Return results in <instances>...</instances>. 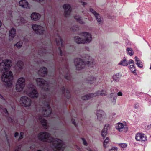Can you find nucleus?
<instances>
[{
  "mask_svg": "<svg viewBox=\"0 0 151 151\" xmlns=\"http://www.w3.org/2000/svg\"><path fill=\"white\" fill-rule=\"evenodd\" d=\"M38 138L41 141L51 143V147L55 151H63L65 147L62 140L57 138H53L47 132H41L38 134Z\"/></svg>",
  "mask_w": 151,
  "mask_h": 151,
  "instance_id": "obj_1",
  "label": "nucleus"
},
{
  "mask_svg": "<svg viewBox=\"0 0 151 151\" xmlns=\"http://www.w3.org/2000/svg\"><path fill=\"white\" fill-rule=\"evenodd\" d=\"M75 65L76 69L80 70L87 68L92 67L95 65V63L91 57L87 56L85 58H83V60L79 58L76 59Z\"/></svg>",
  "mask_w": 151,
  "mask_h": 151,
  "instance_id": "obj_2",
  "label": "nucleus"
},
{
  "mask_svg": "<svg viewBox=\"0 0 151 151\" xmlns=\"http://www.w3.org/2000/svg\"><path fill=\"white\" fill-rule=\"evenodd\" d=\"M80 35L82 38H83V40H78V39L81 40V38L78 36L75 37L74 39L75 42L78 44H84L89 42L92 40L91 35L88 32H82L81 33Z\"/></svg>",
  "mask_w": 151,
  "mask_h": 151,
  "instance_id": "obj_3",
  "label": "nucleus"
},
{
  "mask_svg": "<svg viewBox=\"0 0 151 151\" xmlns=\"http://www.w3.org/2000/svg\"><path fill=\"white\" fill-rule=\"evenodd\" d=\"M36 81L37 85L43 90L46 91H50V86L47 81L40 78H37Z\"/></svg>",
  "mask_w": 151,
  "mask_h": 151,
  "instance_id": "obj_4",
  "label": "nucleus"
},
{
  "mask_svg": "<svg viewBox=\"0 0 151 151\" xmlns=\"http://www.w3.org/2000/svg\"><path fill=\"white\" fill-rule=\"evenodd\" d=\"M32 27L35 33L39 35L44 33L47 30L46 26L44 24L40 25L32 24Z\"/></svg>",
  "mask_w": 151,
  "mask_h": 151,
  "instance_id": "obj_5",
  "label": "nucleus"
},
{
  "mask_svg": "<svg viewBox=\"0 0 151 151\" xmlns=\"http://www.w3.org/2000/svg\"><path fill=\"white\" fill-rule=\"evenodd\" d=\"M49 100H47L44 103V107L42 108V113L44 117L50 116L52 113V109L50 106Z\"/></svg>",
  "mask_w": 151,
  "mask_h": 151,
  "instance_id": "obj_6",
  "label": "nucleus"
},
{
  "mask_svg": "<svg viewBox=\"0 0 151 151\" xmlns=\"http://www.w3.org/2000/svg\"><path fill=\"white\" fill-rule=\"evenodd\" d=\"M107 94V93L106 91L102 90L101 91H98L94 93H91L87 94L83 96L82 99L83 100H86L90 99L91 97H95L96 96H100L106 95Z\"/></svg>",
  "mask_w": 151,
  "mask_h": 151,
  "instance_id": "obj_7",
  "label": "nucleus"
},
{
  "mask_svg": "<svg viewBox=\"0 0 151 151\" xmlns=\"http://www.w3.org/2000/svg\"><path fill=\"white\" fill-rule=\"evenodd\" d=\"M25 85V79L22 77L19 78L18 80L16 86V88L17 91H21Z\"/></svg>",
  "mask_w": 151,
  "mask_h": 151,
  "instance_id": "obj_8",
  "label": "nucleus"
},
{
  "mask_svg": "<svg viewBox=\"0 0 151 151\" xmlns=\"http://www.w3.org/2000/svg\"><path fill=\"white\" fill-rule=\"evenodd\" d=\"M3 81L6 83V85L8 87H11L14 82L13 76H1Z\"/></svg>",
  "mask_w": 151,
  "mask_h": 151,
  "instance_id": "obj_9",
  "label": "nucleus"
},
{
  "mask_svg": "<svg viewBox=\"0 0 151 151\" xmlns=\"http://www.w3.org/2000/svg\"><path fill=\"white\" fill-rule=\"evenodd\" d=\"M31 101L30 99L26 96L22 97L20 99V104L24 107L29 106L31 104Z\"/></svg>",
  "mask_w": 151,
  "mask_h": 151,
  "instance_id": "obj_10",
  "label": "nucleus"
},
{
  "mask_svg": "<svg viewBox=\"0 0 151 151\" xmlns=\"http://www.w3.org/2000/svg\"><path fill=\"white\" fill-rule=\"evenodd\" d=\"M12 65V63L11 60L7 59L3 60V62L1 64L3 69H4L9 71L11 72L9 70V68Z\"/></svg>",
  "mask_w": 151,
  "mask_h": 151,
  "instance_id": "obj_11",
  "label": "nucleus"
},
{
  "mask_svg": "<svg viewBox=\"0 0 151 151\" xmlns=\"http://www.w3.org/2000/svg\"><path fill=\"white\" fill-rule=\"evenodd\" d=\"M96 114L98 120L100 121H103L104 119L106 118V114L102 110H97L96 112Z\"/></svg>",
  "mask_w": 151,
  "mask_h": 151,
  "instance_id": "obj_12",
  "label": "nucleus"
},
{
  "mask_svg": "<svg viewBox=\"0 0 151 151\" xmlns=\"http://www.w3.org/2000/svg\"><path fill=\"white\" fill-rule=\"evenodd\" d=\"M135 139L137 141L145 142L147 140L146 135L142 133H137L135 135Z\"/></svg>",
  "mask_w": 151,
  "mask_h": 151,
  "instance_id": "obj_13",
  "label": "nucleus"
},
{
  "mask_svg": "<svg viewBox=\"0 0 151 151\" xmlns=\"http://www.w3.org/2000/svg\"><path fill=\"white\" fill-rule=\"evenodd\" d=\"M2 62V59L0 58V71L2 74V76H12L13 74L12 72L9 71L4 69H3L1 65Z\"/></svg>",
  "mask_w": 151,
  "mask_h": 151,
  "instance_id": "obj_14",
  "label": "nucleus"
},
{
  "mask_svg": "<svg viewBox=\"0 0 151 151\" xmlns=\"http://www.w3.org/2000/svg\"><path fill=\"white\" fill-rule=\"evenodd\" d=\"M116 128L119 132H126L127 130V126L121 123H117L116 125Z\"/></svg>",
  "mask_w": 151,
  "mask_h": 151,
  "instance_id": "obj_15",
  "label": "nucleus"
},
{
  "mask_svg": "<svg viewBox=\"0 0 151 151\" xmlns=\"http://www.w3.org/2000/svg\"><path fill=\"white\" fill-rule=\"evenodd\" d=\"M89 10L95 15L96 19L98 22L99 24H102L103 23V21L99 14L92 8H90Z\"/></svg>",
  "mask_w": 151,
  "mask_h": 151,
  "instance_id": "obj_16",
  "label": "nucleus"
},
{
  "mask_svg": "<svg viewBox=\"0 0 151 151\" xmlns=\"http://www.w3.org/2000/svg\"><path fill=\"white\" fill-rule=\"evenodd\" d=\"M16 31L15 29L12 28L9 31V40L11 41L13 40L16 35Z\"/></svg>",
  "mask_w": 151,
  "mask_h": 151,
  "instance_id": "obj_17",
  "label": "nucleus"
},
{
  "mask_svg": "<svg viewBox=\"0 0 151 151\" xmlns=\"http://www.w3.org/2000/svg\"><path fill=\"white\" fill-rule=\"evenodd\" d=\"M30 17L32 20L37 21L40 19L41 15L39 13L34 12L32 13L31 14Z\"/></svg>",
  "mask_w": 151,
  "mask_h": 151,
  "instance_id": "obj_18",
  "label": "nucleus"
},
{
  "mask_svg": "<svg viewBox=\"0 0 151 151\" xmlns=\"http://www.w3.org/2000/svg\"><path fill=\"white\" fill-rule=\"evenodd\" d=\"M63 8L65 15H66L69 14L71 11L70 6L68 4H65L63 6Z\"/></svg>",
  "mask_w": 151,
  "mask_h": 151,
  "instance_id": "obj_19",
  "label": "nucleus"
},
{
  "mask_svg": "<svg viewBox=\"0 0 151 151\" xmlns=\"http://www.w3.org/2000/svg\"><path fill=\"white\" fill-rule=\"evenodd\" d=\"M19 5L22 8H27L29 7V4L26 0H21L19 2Z\"/></svg>",
  "mask_w": 151,
  "mask_h": 151,
  "instance_id": "obj_20",
  "label": "nucleus"
},
{
  "mask_svg": "<svg viewBox=\"0 0 151 151\" xmlns=\"http://www.w3.org/2000/svg\"><path fill=\"white\" fill-rule=\"evenodd\" d=\"M110 127L108 124H106L104 126V128L101 132V135L103 137L105 138L107 133V130Z\"/></svg>",
  "mask_w": 151,
  "mask_h": 151,
  "instance_id": "obj_21",
  "label": "nucleus"
},
{
  "mask_svg": "<svg viewBox=\"0 0 151 151\" xmlns=\"http://www.w3.org/2000/svg\"><path fill=\"white\" fill-rule=\"evenodd\" d=\"M62 93L64 96L67 99H69L70 97L69 90L67 88H65L64 87L63 88Z\"/></svg>",
  "mask_w": 151,
  "mask_h": 151,
  "instance_id": "obj_22",
  "label": "nucleus"
},
{
  "mask_svg": "<svg viewBox=\"0 0 151 151\" xmlns=\"http://www.w3.org/2000/svg\"><path fill=\"white\" fill-rule=\"evenodd\" d=\"M28 96L31 98H37L38 97V93L35 89L33 90L28 94Z\"/></svg>",
  "mask_w": 151,
  "mask_h": 151,
  "instance_id": "obj_23",
  "label": "nucleus"
},
{
  "mask_svg": "<svg viewBox=\"0 0 151 151\" xmlns=\"http://www.w3.org/2000/svg\"><path fill=\"white\" fill-rule=\"evenodd\" d=\"M39 119L42 125L45 127V128L47 127V121L44 118L40 116L39 117Z\"/></svg>",
  "mask_w": 151,
  "mask_h": 151,
  "instance_id": "obj_24",
  "label": "nucleus"
},
{
  "mask_svg": "<svg viewBox=\"0 0 151 151\" xmlns=\"http://www.w3.org/2000/svg\"><path fill=\"white\" fill-rule=\"evenodd\" d=\"M47 68L44 67L40 68L38 70V73L39 74H46L47 73Z\"/></svg>",
  "mask_w": 151,
  "mask_h": 151,
  "instance_id": "obj_25",
  "label": "nucleus"
},
{
  "mask_svg": "<svg viewBox=\"0 0 151 151\" xmlns=\"http://www.w3.org/2000/svg\"><path fill=\"white\" fill-rule=\"evenodd\" d=\"M129 68L131 71L134 73V75H137V73L135 72L136 69L134 67V64L130 65L129 66Z\"/></svg>",
  "mask_w": 151,
  "mask_h": 151,
  "instance_id": "obj_26",
  "label": "nucleus"
},
{
  "mask_svg": "<svg viewBox=\"0 0 151 151\" xmlns=\"http://www.w3.org/2000/svg\"><path fill=\"white\" fill-rule=\"evenodd\" d=\"M109 138L107 137L104 140L103 142V145L104 147L106 148L109 145Z\"/></svg>",
  "mask_w": 151,
  "mask_h": 151,
  "instance_id": "obj_27",
  "label": "nucleus"
},
{
  "mask_svg": "<svg viewBox=\"0 0 151 151\" xmlns=\"http://www.w3.org/2000/svg\"><path fill=\"white\" fill-rule=\"evenodd\" d=\"M119 64L124 66H127L128 65V63L126 60L124 59L120 61Z\"/></svg>",
  "mask_w": 151,
  "mask_h": 151,
  "instance_id": "obj_28",
  "label": "nucleus"
},
{
  "mask_svg": "<svg viewBox=\"0 0 151 151\" xmlns=\"http://www.w3.org/2000/svg\"><path fill=\"white\" fill-rule=\"evenodd\" d=\"M111 96H114L113 98L112 103L113 105H114L116 103V98H117L116 93H112L111 94Z\"/></svg>",
  "mask_w": 151,
  "mask_h": 151,
  "instance_id": "obj_29",
  "label": "nucleus"
},
{
  "mask_svg": "<svg viewBox=\"0 0 151 151\" xmlns=\"http://www.w3.org/2000/svg\"><path fill=\"white\" fill-rule=\"evenodd\" d=\"M127 52L128 54L130 56L132 55L134 53V52L132 49L130 48H128L127 49Z\"/></svg>",
  "mask_w": 151,
  "mask_h": 151,
  "instance_id": "obj_30",
  "label": "nucleus"
},
{
  "mask_svg": "<svg viewBox=\"0 0 151 151\" xmlns=\"http://www.w3.org/2000/svg\"><path fill=\"white\" fill-rule=\"evenodd\" d=\"M1 111L6 116L8 115V112L7 111V109L5 108H1Z\"/></svg>",
  "mask_w": 151,
  "mask_h": 151,
  "instance_id": "obj_31",
  "label": "nucleus"
},
{
  "mask_svg": "<svg viewBox=\"0 0 151 151\" xmlns=\"http://www.w3.org/2000/svg\"><path fill=\"white\" fill-rule=\"evenodd\" d=\"M56 42L58 44L61 43V40L60 36H58L56 37Z\"/></svg>",
  "mask_w": 151,
  "mask_h": 151,
  "instance_id": "obj_32",
  "label": "nucleus"
},
{
  "mask_svg": "<svg viewBox=\"0 0 151 151\" xmlns=\"http://www.w3.org/2000/svg\"><path fill=\"white\" fill-rule=\"evenodd\" d=\"M22 45V43L21 41H19L17 42L16 44L14 45V46H16L17 48L21 47Z\"/></svg>",
  "mask_w": 151,
  "mask_h": 151,
  "instance_id": "obj_33",
  "label": "nucleus"
},
{
  "mask_svg": "<svg viewBox=\"0 0 151 151\" xmlns=\"http://www.w3.org/2000/svg\"><path fill=\"white\" fill-rule=\"evenodd\" d=\"M118 145L121 147L123 148H125L127 146V145L126 143H119Z\"/></svg>",
  "mask_w": 151,
  "mask_h": 151,
  "instance_id": "obj_34",
  "label": "nucleus"
},
{
  "mask_svg": "<svg viewBox=\"0 0 151 151\" xmlns=\"http://www.w3.org/2000/svg\"><path fill=\"white\" fill-rule=\"evenodd\" d=\"M75 19L77 20L79 23H83V22L81 21V18L78 16H76L75 17Z\"/></svg>",
  "mask_w": 151,
  "mask_h": 151,
  "instance_id": "obj_35",
  "label": "nucleus"
},
{
  "mask_svg": "<svg viewBox=\"0 0 151 151\" xmlns=\"http://www.w3.org/2000/svg\"><path fill=\"white\" fill-rule=\"evenodd\" d=\"M136 64L139 67L142 68L143 67V65L141 61L140 62H137L136 63Z\"/></svg>",
  "mask_w": 151,
  "mask_h": 151,
  "instance_id": "obj_36",
  "label": "nucleus"
},
{
  "mask_svg": "<svg viewBox=\"0 0 151 151\" xmlns=\"http://www.w3.org/2000/svg\"><path fill=\"white\" fill-rule=\"evenodd\" d=\"M113 79L114 81L117 82L119 81V78L117 76H113Z\"/></svg>",
  "mask_w": 151,
  "mask_h": 151,
  "instance_id": "obj_37",
  "label": "nucleus"
},
{
  "mask_svg": "<svg viewBox=\"0 0 151 151\" xmlns=\"http://www.w3.org/2000/svg\"><path fill=\"white\" fill-rule=\"evenodd\" d=\"M24 134L23 132H21L20 134V137L19 138V140H20L23 138Z\"/></svg>",
  "mask_w": 151,
  "mask_h": 151,
  "instance_id": "obj_38",
  "label": "nucleus"
},
{
  "mask_svg": "<svg viewBox=\"0 0 151 151\" xmlns=\"http://www.w3.org/2000/svg\"><path fill=\"white\" fill-rule=\"evenodd\" d=\"M117 148L116 147H113L111 149L109 150V151H117Z\"/></svg>",
  "mask_w": 151,
  "mask_h": 151,
  "instance_id": "obj_39",
  "label": "nucleus"
},
{
  "mask_svg": "<svg viewBox=\"0 0 151 151\" xmlns=\"http://www.w3.org/2000/svg\"><path fill=\"white\" fill-rule=\"evenodd\" d=\"M21 148V146L20 145L18 146L15 149V150L14 151H19V150H20Z\"/></svg>",
  "mask_w": 151,
  "mask_h": 151,
  "instance_id": "obj_40",
  "label": "nucleus"
},
{
  "mask_svg": "<svg viewBox=\"0 0 151 151\" xmlns=\"http://www.w3.org/2000/svg\"><path fill=\"white\" fill-rule=\"evenodd\" d=\"M139 106V104L137 103H136L134 104V107L135 109H137L138 108Z\"/></svg>",
  "mask_w": 151,
  "mask_h": 151,
  "instance_id": "obj_41",
  "label": "nucleus"
},
{
  "mask_svg": "<svg viewBox=\"0 0 151 151\" xmlns=\"http://www.w3.org/2000/svg\"><path fill=\"white\" fill-rule=\"evenodd\" d=\"M82 139L83 141L84 145L86 146L87 145V142L85 140V139L84 138H82Z\"/></svg>",
  "mask_w": 151,
  "mask_h": 151,
  "instance_id": "obj_42",
  "label": "nucleus"
},
{
  "mask_svg": "<svg viewBox=\"0 0 151 151\" xmlns=\"http://www.w3.org/2000/svg\"><path fill=\"white\" fill-rule=\"evenodd\" d=\"M133 64L132 65L134 64V63L133 60H129V63H128V64Z\"/></svg>",
  "mask_w": 151,
  "mask_h": 151,
  "instance_id": "obj_43",
  "label": "nucleus"
},
{
  "mask_svg": "<svg viewBox=\"0 0 151 151\" xmlns=\"http://www.w3.org/2000/svg\"><path fill=\"white\" fill-rule=\"evenodd\" d=\"M72 123L74 124L76 127L77 126L76 124V122L74 119H72L71 120Z\"/></svg>",
  "mask_w": 151,
  "mask_h": 151,
  "instance_id": "obj_44",
  "label": "nucleus"
},
{
  "mask_svg": "<svg viewBox=\"0 0 151 151\" xmlns=\"http://www.w3.org/2000/svg\"><path fill=\"white\" fill-rule=\"evenodd\" d=\"M135 61L137 62H140V60L137 57L135 56Z\"/></svg>",
  "mask_w": 151,
  "mask_h": 151,
  "instance_id": "obj_45",
  "label": "nucleus"
},
{
  "mask_svg": "<svg viewBox=\"0 0 151 151\" xmlns=\"http://www.w3.org/2000/svg\"><path fill=\"white\" fill-rule=\"evenodd\" d=\"M20 65L21 67L23 65V63L21 61H19L17 63V65Z\"/></svg>",
  "mask_w": 151,
  "mask_h": 151,
  "instance_id": "obj_46",
  "label": "nucleus"
},
{
  "mask_svg": "<svg viewBox=\"0 0 151 151\" xmlns=\"http://www.w3.org/2000/svg\"><path fill=\"white\" fill-rule=\"evenodd\" d=\"M117 95L119 96H121L122 95V93L121 92H119L117 93Z\"/></svg>",
  "mask_w": 151,
  "mask_h": 151,
  "instance_id": "obj_47",
  "label": "nucleus"
},
{
  "mask_svg": "<svg viewBox=\"0 0 151 151\" xmlns=\"http://www.w3.org/2000/svg\"><path fill=\"white\" fill-rule=\"evenodd\" d=\"M19 134L18 132H16L14 134V137H17V136L19 135Z\"/></svg>",
  "mask_w": 151,
  "mask_h": 151,
  "instance_id": "obj_48",
  "label": "nucleus"
},
{
  "mask_svg": "<svg viewBox=\"0 0 151 151\" xmlns=\"http://www.w3.org/2000/svg\"><path fill=\"white\" fill-rule=\"evenodd\" d=\"M56 117H58V118L59 119V120H61L60 118L56 114V115L55 116H53L52 117V118H56Z\"/></svg>",
  "mask_w": 151,
  "mask_h": 151,
  "instance_id": "obj_49",
  "label": "nucleus"
},
{
  "mask_svg": "<svg viewBox=\"0 0 151 151\" xmlns=\"http://www.w3.org/2000/svg\"><path fill=\"white\" fill-rule=\"evenodd\" d=\"M87 150L89 151H95L93 150H91V149L89 147H88L87 148Z\"/></svg>",
  "mask_w": 151,
  "mask_h": 151,
  "instance_id": "obj_50",
  "label": "nucleus"
},
{
  "mask_svg": "<svg viewBox=\"0 0 151 151\" xmlns=\"http://www.w3.org/2000/svg\"><path fill=\"white\" fill-rule=\"evenodd\" d=\"M82 5L84 6H85V5H86L87 4V3L85 2H82Z\"/></svg>",
  "mask_w": 151,
  "mask_h": 151,
  "instance_id": "obj_51",
  "label": "nucleus"
},
{
  "mask_svg": "<svg viewBox=\"0 0 151 151\" xmlns=\"http://www.w3.org/2000/svg\"><path fill=\"white\" fill-rule=\"evenodd\" d=\"M6 140H7V142L8 143V144H9V139L7 136V135H6Z\"/></svg>",
  "mask_w": 151,
  "mask_h": 151,
  "instance_id": "obj_52",
  "label": "nucleus"
},
{
  "mask_svg": "<svg viewBox=\"0 0 151 151\" xmlns=\"http://www.w3.org/2000/svg\"><path fill=\"white\" fill-rule=\"evenodd\" d=\"M0 98L4 100V98L3 97L1 94H0Z\"/></svg>",
  "mask_w": 151,
  "mask_h": 151,
  "instance_id": "obj_53",
  "label": "nucleus"
},
{
  "mask_svg": "<svg viewBox=\"0 0 151 151\" xmlns=\"http://www.w3.org/2000/svg\"><path fill=\"white\" fill-rule=\"evenodd\" d=\"M65 76V78L66 79H68V77H70V76Z\"/></svg>",
  "mask_w": 151,
  "mask_h": 151,
  "instance_id": "obj_54",
  "label": "nucleus"
},
{
  "mask_svg": "<svg viewBox=\"0 0 151 151\" xmlns=\"http://www.w3.org/2000/svg\"><path fill=\"white\" fill-rule=\"evenodd\" d=\"M2 25V22H1V20L0 19V27H1Z\"/></svg>",
  "mask_w": 151,
  "mask_h": 151,
  "instance_id": "obj_55",
  "label": "nucleus"
},
{
  "mask_svg": "<svg viewBox=\"0 0 151 151\" xmlns=\"http://www.w3.org/2000/svg\"><path fill=\"white\" fill-rule=\"evenodd\" d=\"M35 146L34 145V146H33L32 147V146H31L30 147V148H35Z\"/></svg>",
  "mask_w": 151,
  "mask_h": 151,
  "instance_id": "obj_56",
  "label": "nucleus"
},
{
  "mask_svg": "<svg viewBox=\"0 0 151 151\" xmlns=\"http://www.w3.org/2000/svg\"><path fill=\"white\" fill-rule=\"evenodd\" d=\"M34 86L32 84V86H30L29 87L31 88H34Z\"/></svg>",
  "mask_w": 151,
  "mask_h": 151,
  "instance_id": "obj_57",
  "label": "nucleus"
},
{
  "mask_svg": "<svg viewBox=\"0 0 151 151\" xmlns=\"http://www.w3.org/2000/svg\"><path fill=\"white\" fill-rule=\"evenodd\" d=\"M92 81V80H91V81H88V83H92V82H91Z\"/></svg>",
  "mask_w": 151,
  "mask_h": 151,
  "instance_id": "obj_58",
  "label": "nucleus"
},
{
  "mask_svg": "<svg viewBox=\"0 0 151 151\" xmlns=\"http://www.w3.org/2000/svg\"><path fill=\"white\" fill-rule=\"evenodd\" d=\"M10 119L12 122H13V120L11 118H10Z\"/></svg>",
  "mask_w": 151,
  "mask_h": 151,
  "instance_id": "obj_59",
  "label": "nucleus"
},
{
  "mask_svg": "<svg viewBox=\"0 0 151 151\" xmlns=\"http://www.w3.org/2000/svg\"><path fill=\"white\" fill-rule=\"evenodd\" d=\"M12 109H13V110H14L15 109V107H12Z\"/></svg>",
  "mask_w": 151,
  "mask_h": 151,
  "instance_id": "obj_60",
  "label": "nucleus"
},
{
  "mask_svg": "<svg viewBox=\"0 0 151 151\" xmlns=\"http://www.w3.org/2000/svg\"><path fill=\"white\" fill-rule=\"evenodd\" d=\"M78 40H80V39H78ZM81 40H83V39H82L81 38Z\"/></svg>",
  "mask_w": 151,
  "mask_h": 151,
  "instance_id": "obj_61",
  "label": "nucleus"
},
{
  "mask_svg": "<svg viewBox=\"0 0 151 151\" xmlns=\"http://www.w3.org/2000/svg\"><path fill=\"white\" fill-rule=\"evenodd\" d=\"M150 69L151 70V66H150Z\"/></svg>",
  "mask_w": 151,
  "mask_h": 151,
  "instance_id": "obj_62",
  "label": "nucleus"
},
{
  "mask_svg": "<svg viewBox=\"0 0 151 151\" xmlns=\"http://www.w3.org/2000/svg\"><path fill=\"white\" fill-rule=\"evenodd\" d=\"M37 151H41L40 150H38Z\"/></svg>",
  "mask_w": 151,
  "mask_h": 151,
  "instance_id": "obj_63",
  "label": "nucleus"
},
{
  "mask_svg": "<svg viewBox=\"0 0 151 151\" xmlns=\"http://www.w3.org/2000/svg\"><path fill=\"white\" fill-rule=\"evenodd\" d=\"M0 108H1V106H0Z\"/></svg>",
  "mask_w": 151,
  "mask_h": 151,
  "instance_id": "obj_64",
  "label": "nucleus"
}]
</instances>
